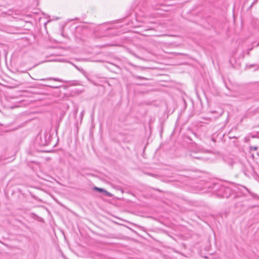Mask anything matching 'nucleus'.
Segmentation results:
<instances>
[{
    "mask_svg": "<svg viewBox=\"0 0 259 259\" xmlns=\"http://www.w3.org/2000/svg\"><path fill=\"white\" fill-rule=\"evenodd\" d=\"M253 149V150H256L257 149V147H252L251 148V149Z\"/></svg>",
    "mask_w": 259,
    "mask_h": 259,
    "instance_id": "0eeeda50",
    "label": "nucleus"
},
{
    "mask_svg": "<svg viewBox=\"0 0 259 259\" xmlns=\"http://www.w3.org/2000/svg\"><path fill=\"white\" fill-rule=\"evenodd\" d=\"M254 3H253L250 6V7H252L253 6V4Z\"/></svg>",
    "mask_w": 259,
    "mask_h": 259,
    "instance_id": "ddd939ff",
    "label": "nucleus"
},
{
    "mask_svg": "<svg viewBox=\"0 0 259 259\" xmlns=\"http://www.w3.org/2000/svg\"><path fill=\"white\" fill-rule=\"evenodd\" d=\"M44 85L45 87H50L51 89H58L60 87V86H55V85H50V84H44Z\"/></svg>",
    "mask_w": 259,
    "mask_h": 259,
    "instance_id": "39448f33",
    "label": "nucleus"
},
{
    "mask_svg": "<svg viewBox=\"0 0 259 259\" xmlns=\"http://www.w3.org/2000/svg\"><path fill=\"white\" fill-rule=\"evenodd\" d=\"M222 191L223 190H224L226 192H230V189L228 188H225V187H223L221 189Z\"/></svg>",
    "mask_w": 259,
    "mask_h": 259,
    "instance_id": "423d86ee",
    "label": "nucleus"
},
{
    "mask_svg": "<svg viewBox=\"0 0 259 259\" xmlns=\"http://www.w3.org/2000/svg\"><path fill=\"white\" fill-rule=\"evenodd\" d=\"M74 66H75V67L76 69H77L78 70H79V68H78L77 66H76V65H74Z\"/></svg>",
    "mask_w": 259,
    "mask_h": 259,
    "instance_id": "1a4fd4ad",
    "label": "nucleus"
},
{
    "mask_svg": "<svg viewBox=\"0 0 259 259\" xmlns=\"http://www.w3.org/2000/svg\"><path fill=\"white\" fill-rule=\"evenodd\" d=\"M252 49V48H249V49H248L247 50H249V51H251Z\"/></svg>",
    "mask_w": 259,
    "mask_h": 259,
    "instance_id": "9d476101",
    "label": "nucleus"
},
{
    "mask_svg": "<svg viewBox=\"0 0 259 259\" xmlns=\"http://www.w3.org/2000/svg\"><path fill=\"white\" fill-rule=\"evenodd\" d=\"M246 54L248 56H249L250 55L249 50H247Z\"/></svg>",
    "mask_w": 259,
    "mask_h": 259,
    "instance_id": "6e6552de",
    "label": "nucleus"
},
{
    "mask_svg": "<svg viewBox=\"0 0 259 259\" xmlns=\"http://www.w3.org/2000/svg\"><path fill=\"white\" fill-rule=\"evenodd\" d=\"M38 80H54L57 81H59L61 82H65L66 81H64L63 79L58 78H55V77H49L46 78H41V79H38Z\"/></svg>",
    "mask_w": 259,
    "mask_h": 259,
    "instance_id": "7ed1b4c3",
    "label": "nucleus"
},
{
    "mask_svg": "<svg viewBox=\"0 0 259 259\" xmlns=\"http://www.w3.org/2000/svg\"><path fill=\"white\" fill-rule=\"evenodd\" d=\"M12 16L15 19H20L19 16H22L19 12L14 11L12 10H7L4 7L0 6V16Z\"/></svg>",
    "mask_w": 259,
    "mask_h": 259,
    "instance_id": "f257e3e1",
    "label": "nucleus"
},
{
    "mask_svg": "<svg viewBox=\"0 0 259 259\" xmlns=\"http://www.w3.org/2000/svg\"><path fill=\"white\" fill-rule=\"evenodd\" d=\"M212 141L215 142V140L214 139H212Z\"/></svg>",
    "mask_w": 259,
    "mask_h": 259,
    "instance_id": "9b49d317",
    "label": "nucleus"
},
{
    "mask_svg": "<svg viewBox=\"0 0 259 259\" xmlns=\"http://www.w3.org/2000/svg\"><path fill=\"white\" fill-rule=\"evenodd\" d=\"M223 197H228V196H227V195H224L223 196Z\"/></svg>",
    "mask_w": 259,
    "mask_h": 259,
    "instance_id": "f8f14e48",
    "label": "nucleus"
},
{
    "mask_svg": "<svg viewBox=\"0 0 259 259\" xmlns=\"http://www.w3.org/2000/svg\"><path fill=\"white\" fill-rule=\"evenodd\" d=\"M93 189L96 191H97L99 193H102L104 195L108 197H111L112 196V195L107 191H106L105 189L102 188H99L96 186H95L93 188Z\"/></svg>",
    "mask_w": 259,
    "mask_h": 259,
    "instance_id": "f03ea898",
    "label": "nucleus"
},
{
    "mask_svg": "<svg viewBox=\"0 0 259 259\" xmlns=\"http://www.w3.org/2000/svg\"><path fill=\"white\" fill-rule=\"evenodd\" d=\"M134 77L136 79H140V80H147L148 79L147 78H146L145 77L138 76V75H135V76H134Z\"/></svg>",
    "mask_w": 259,
    "mask_h": 259,
    "instance_id": "20e7f679",
    "label": "nucleus"
}]
</instances>
